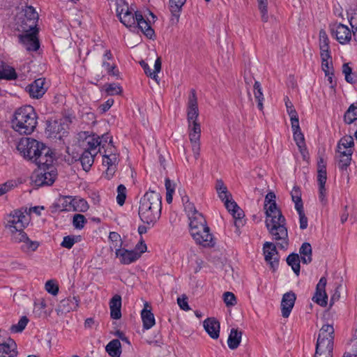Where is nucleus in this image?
<instances>
[{"label":"nucleus","mask_w":357,"mask_h":357,"mask_svg":"<svg viewBox=\"0 0 357 357\" xmlns=\"http://www.w3.org/2000/svg\"><path fill=\"white\" fill-rule=\"evenodd\" d=\"M116 11L121 22L126 26L136 28L135 13L134 14L129 10L127 4H118Z\"/></svg>","instance_id":"nucleus-10"},{"label":"nucleus","mask_w":357,"mask_h":357,"mask_svg":"<svg viewBox=\"0 0 357 357\" xmlns=\"http://www.w3.org/2000/svg\"><path fill=\"white\" fill-rule=\"evenodd\" d=\"M299 252L301 256V261L303 264H309L312 261V247L309 243H303L300 248Z\"/></svg>","instance_id":"nucleus-34"},{"label":"nucleus","mask_w":357,"mask_h":357,"mask_svg":"<svg viewBox=\"0 0 357 357\" xmlns=\"http://www.w3.org/2000/svg\"><path fill=\"white\" fill-rule=\"evenodd\" d=\"M140 66L143 68L145 74L154 79L157 83L159 82L158 73L161 70L162 61L160 57H158L155 61L154 70L151 71L147 63L144 61H140Z\"/></svg>","instance_id":"nucleus-24"},{"label":"nucleus","mask_w":357,"mask_h":357,"mask_svg":"<svg viewBox=\"0 0 357 357\" xmlns=\"http://www.w3.org/2000/svg\"><path fill=\"white\" fill-rule=\"evenodd\" d=\"M192 145V151L196 160L200 155V139H190Z\"/></svg>","instance_id":"nucleus-62"},{"label":"nucleus","mask_w":357,"mask_h":357,"mask_svg":"<svg viewBox=\"0 0 357 357\" xmlns=\"http://www.w3.org/2000/svg\"><path fill=\"white\" fill-rule=\"evenodd\" d=\"M241 331L234 328H231L227 340L229 349L232 350L237 349L241 343Z\"/></svg>","instance_id":"nucleus-29"},{"label":"nucleus","mask_w":357,"mask_h":357,"mask_svg":"<svg viewBox=\"0 0 357 357\" xmlns=\"http://www.w3.org/2000/svg\"><path fill=\"white\" fill-rule=\"evenodd\" d=\"M231 214L234 219V225L236 229H238L241 227H243L245 223V220H243L244 212L238 207L236 211H234Z\"/></svg>","instance_id":"nucleus-42"},{"label":"nucleus","mask_w":357,"mask_h":357,"mask_svg":"<svg viewBox=\"0 0 357 357\" xmlns=\"http://www.w3.org/2000/svg\"><path fill=\"white\" fill-rule=\"evenodd\" d=\"M94 153L90 151H85L82 153L79 160L81 162L83 169L86 172L89 171L94 162Z\"/></svg>","instance_id":"nucleus-33"},{"label":"nucleus","mask_w":357,"mask_h":357,"mask_svg":"<svg viewBox=\"0 0 357 357\" xmlns=\"http://www.w3.org/2000/svg\"><path fill=\"white\" fill-rule=\"evenodd\" d=\"M267 219L265 221L270 234L273 236V240L282 241L279 245L281 248H285L288 245V231L286 227V219L282 214L280 210L279 213L266 212Z\"/></svg>","instance_id":"nucleus-3"},{"label":"nucleus","mask_w":357,"mask_h":357,"mask_svg":"<svg viewBox=\"0 0 357 357\" xmlns=\"http://www.w3.org/2000/svg\"><path fill=\"white\" fill-rule=\"evenodd\" d=\"M80 241V236H66L61 243V247L70 249L74 244Z\"/></svg>","instance_id":"nucleus-46"},{"label":"nucleus","mask_w":357,"mask_h":357,"mask_svg":"<svg viewBox=\"0 0 357 357\" xmlns=\"http://www.w3.org/2000/svg\"><path fill=\"white\" fill-rule=\"evenodd\" d=\"M12 240L15 243H21L20 249L26 253L36 251L39 246V242L31 241L24 231L17 234V235H15V237L12 238Z\"/></svg>","instance_id":"nucleus-11"},{"label":"nucleus","mask_w":357,"mask_h":357,"mask_svg":"<svg viewBox=\"0 0 357 357\" xmlns=\"http://www.w3.org/2000/svg\"><path fill=\"white\" fill-rule=\"evenodd\" d=\"M126 188L124 185L121 184L117 187L116 202L120 206H123L126 198Z\"/></svg>","instance_id":"nucleus-51"},{"label":"nucleus","mask_w":357,"mask_h":357,"mask_svg":"<svg viewBox=\"0 0 357 357\" xmlns=\"http://www.w3.org/2000/svg\"><path fill=\"white\" fill-rule=\"evenodd\" d=\"M351 153H347V155L343 154V155L335 156L338 168L340 170L344 171L347 169L351 162Z\"/></svg>","instance_id":"nucleus-38"},{"label":"nucleus","mask_w":357,"mask_h":357,"mask_svg":"<svg viewBox=\"0 0 357 357\" xmlns=\"http://www.w3.org/2000/svg\"><path fill=\"white\" fill-rule=\"evenodd\" d=\"M106 351L112 357H120L121 354V345L118 339L110 341L105 347Z\"/></svg>","instance_id":"nucleus-30"},{"label":"nucleus","mask_w":357,"mask_h":357,"mask_svg":"<svg viewBox=\"0 0 357 357\" xmlns=\"http://www.w3.org/2000/svg\"><path fill=\"white\" fill-rule=\"evenodd\" d=\"M85 140L87 144V146L85 149V151H90L94 153L95 155L98 152H100V140H98V135L93 133L92 135L85 137Z\"/></svg>","instance_id":"nucleus-26"},{"label":"nucleus","mask_w":357,"mask_h":357,"mask_svg":"<svg viewBox=\"0 0 357 357\" xmlns=\"http://www.w3.org/2000/svg\"><path fill=\"white\" fill-rule=\"evenodd\" d=\"M177 303L181 309L185 311L190 310V307L188 303V297L185 295L183 294L182 297H178L177 298Z\"/></svg>","instance_id":"nucleus-64"},{"label":"nucleus","mask_w":357,"mask_h":357,"mask_svg":"<svg viewBox=\"0 0 357 357\" xmlns=\"http://www.w3.org/2000/svg\"><path fill=\"white\" fill-rule=\"evenodd\" d=\"M136 27H138L144 35L152 38L154 36V30L151 28L149 22L146 21L141 13L135 12Z\"/></svg>","instance_id":"nucleus-22"},{"label":"nucleus","mask_w":357,"mask_h":357,"mask_svg":"<svg viewBox=\"0 0 357 357\" xmlns=\"http://www.w3.org/2000/svg\"><path fill=\"white\" fill-rule=\"evenodd\" d=\"M299 215V223H300V229H305L307 227V218L306 217L303 207H297L296 208Z\"/></svg>","instance_id":"nucleus-54"},{"label":"nucleus","mask_w":357,"mask_h":357,"mask_svg":"<svg viewBox=\"0 0 357 357\" xmlns=\"http://www.w3.org/2000/svg\"><path fill=\"white\" fill-rule=\"evenodd\" d=\"M296 299V294L291 291L285 293L282 296L281 301V311L283 317H289L294 306Z\"/></svg>","instance_id":"nucleus-16"},{"label":"nucleus","mask_w":357,"mask_h":357,"mask_svg":"<svg viewBox=\"0 0 357 357\" xmlns=\"http://www.w3.org/2000/svg\"><path fill=\"white\" fill-rule=\"evenodd\" d=\"M38 115L34 108L26 105L17 109L12 121L13 128L21 135H30L36 128Z\"/></svg>","instance_id":"nucleus-2"},{"label":"nucleus","mask_w":357,"mask_h":357,"mask_svg":"<svg viewBox=\"0 0 357 357\" xmlns=\"http://www.w3.org/2000/svg\"><path fill=\"white\" fill-rule=\"evenodd\" d=\"M204 327L209 336L218 339L220 334V323L215 318H208L204 321Z\"/></svg>","instance_id":"nucleus-23"},{"label":"nucleus","mask_w":357,"mask_h":357,"mask_svg":"<svg viewBox=\"0 0 357 357\" xmlns=\"http://www.w3.org/2000/svg\"><path fill=\"white\" fill-rule=\"evenodd\" d=\"M6 220V227L10 230L12 238L15 237L17 234L24 232V228L29 224L25 212L20 209L11 212L7 215Z\"/></svg>","instance_id":"nucleus-6"},{"label":"nucleus","mask_w":357,"mask_h":357,"mask_svg":"<svg viewBox=\"0 0 357 357\" xmlns=\"http://www.w3.org/2000/svg\"><path fill=\"white\" fill-rule=\"evenodd\" d=\"M79 299L77 297L73 296L67 299H63L61 301V305L63 307L67 306L66 310H76L79 305Z\"/></svg>","instance_id":"nucleus-48"},{"label":"nucleus","mask_w":357,"mask_h":357,"mask_svg":"<svg viewBox=\"0 0 357 357\" xmlns=\"http://www.w3.org/2000/svg\"><path fill=\"white\" fill-rule=\"evenodd\" d=\"M98 140H100V147L104 149L106 145L113 146L112 139L109 134L102 135L101 137L98 135Z\"/></svg>","instance_id":"nucleus-61"},{"label":"nucleus","mask_w":357,"mask_h":357,"mask_svg":"<svg viewBox=\"0 0 357 357\" xmlns=\"http://www.w3.org/2000/svg\"><path fill=\"white\" fill-rule=\"evenodd\" d=\"M196 243L205 248L213 247L215 244L210 228L206 225L198 230V234L192 236Z\"/></svg>","instance_id":"nucleus-13"},{"label":"nucleus","mask_w":357,"mask_h":357,"mask_svg":"<svg viewBox=\"0 0 357 357\" xmlns=\"http://www.w3.org/2000/svg\"><path fill=\"white\" fill-rule=\"evenodd\" d=\"M184 209L185 211L187 213V215L188 217H190L192 215H195V213H199L195 208V204L190 202V199H187V201L185 202Z\"/></svg>","instance_id":"nucleus-60"},{"label":"nucleus","mask_w":357,"mask_h":357,"mask_svg":"<svg viewBox=\"0 0 357 357\" xmlns=\"http://www.w3.org/2000/svg\"><path fill=\"white\" fill-rule=\"evenodd\" d=\"M187 116L188 123L197 122V119L199 116V109L197 105L196 91L195 89L191 90L190 94L188 98Z\"/></svg>","instance_id":"nucleus-14"},{"label":"nucleus","mask_w":357,"mask_h":357,"mask_svg":"<svg viewBox=\"0 0 357 357\" xmlns=\"http://www.w3.org/2000/svg\"><path fill=\"white\" fill-rule=\"evenodd\" d=\"M105 90L107 95L109 96H114L121 94L122 92V89L119 84H116L115 83L112 84H106L105 86Z\"/></svg>","instance_id":"nucleus-50"},{"label":"nucleus","mask_w":357,"mask_h":357,"mask_svg":"<svg viewBox=\"0 0 357 357\" xmlns=\"http://www.w3.org/2000/svg\"><path fill=\"white\" fill-rule=\"evenodd\" d=\"M345 123H352L357 119V107L354 104L351 105L344 116Z\"/></svg>","instance_id":"nucleus-41"},{"label":"nucleus","mask_w":357,"mask_h":357,"mask_svg":"<svg viewBox=\"0 0 357 357\" xmlns=\"http://www.w3.org/2000/svg\"><path fill=\"white\" fill-rule=\"evenodd\" d=\"M287 263L289 266H291L292 270L298 275L300 273V259L298 254L291 253L287 258Z\"/></svg>","instance_id":"nucleus-36"},{"label":"nucleus","mask_w":357,"mask_h":357,"mask_svg":"<svg viewBox=\"0 0 357 357\" xmlns=\"http://www.w3.org/2000/svg\"><path fill=\"white\" fill-rule=\"evenodd\" d=\"M190 139H200L201 126L198 122L188 123Z\"/></svg>","instance_id":"nucleus-40"},{"label":"nucleus","mask_w":357,"mask_h":357,"mask_svg":"<svg viewBox=\"0 0 357 357\" xmlns=\"http://www.w3.org/2000/svg\"><path fill=\"white\" fill-rule=\"evenodd\" d=\"M258 8L261 13V20L266 22L268 20L267 0H257Z\"/></svg>","instance_id":"nucleus-47"},{"label":"nucleus","mask_w":357,"mask_h":357,"mask_svg":"<svg viewBox=\"0 0 357 357\" xmlns=\"http://www.w3.org/2000/svg\"><path fill=\"white\" fill-rule=\"evenodd\" d=\"M195 215L188 217L190 220V234L192 236L198 234V230L206 225V221L201 213H195Z\"/></svg>","instance_id":"nucleus-21"},{"label":"nucleus","mask_w":357,"mask_h":357,"mask_svg":"<svg viewBox=\"0 0 357 357\" xmlns=\"http://www.w3.org/2000/svg\"><path fill=\"white\" fill-rule=\"evenodd\" d=\"M45 289L48 293L55 296L59 292V286L53 280H48L45 283Z\"/></svg>","instance_id":"nucleus-59"},{"label":"nucleus","mask_w":357,"mask_h":357,"mask_svg":"<svg viewBox=\"0 0 357 357\" xmlns=\"http://www.w3.org/2000/svg\"><path fill=\"white\" fill-rule=\"evenodd\" d=\"M224 302L227 306H234L236 303L235 295L229 291H227L223 294Z\"/></svg>","instance_id":"nucleus-58"},{"label":"nucleus","mask_w":357,"mask_h":357,"mask_svg":"<svg viewBox=\"0 0 357 357\" xmlns=\"http://www.w3.org/2000/svg\"><path fill=\"white\" fill-rule=\"evenodd\" d=\"M17 149L23 157L40 167L53 162V152L45 144L29 137H23L19 142Z\"/></svg>","instance_id":"nucleus-1"},{"label":"nucleus","mask_w":357,"mask_h":357,"mask_svg":"<svg viewBox=\"0 0 357 357\" xmlns=\"http://www.w3.org/2000/svg\"><path fill=\"white\" fill-rule=\"evenodd\" d=\"M139 206H142V208L146 211L148 207H151L155 213H161L162 209V196L159 192L154 190H149L141 198Z\"/></svg>","instance_id":"nucleus-8"},{"label":"nucleus","mask_w":357,"mask_h":357,"mask_svg":"<svg viewBox=\"0 0 357 357\" xmlns=\"http://www.w3.org/2000/svg\"><path fill=\"white\" fill-rule=\"evenodd\" d=\"M17 345L13 339H8V342L0 347V357H15L17 356Z\"/></svg>","instance_id":"nucleus-27"},{"label":"nucleus","mask_w":357,"mask_h":357,"mask_svg":"<svg viewBox=\"0 0 357 357\" xmlns=\"http://www.w3.org/2000/svg\"><path fill=\"white\" fill-rule=\"evenodd\" d=\"M161 215L160 212H158L157 213H155V211L151 209V207H148L147 210H144V208H142V206H139V215L141 219V220L147 224V225H153L156 221L160 218Z\"/></svg>","instance_id":"nucleus-20"},{"label":"nucleus","mask_w":357,"mask_h":357,"mask_svg":"<svg viewBox=\"0 0 357 357\" xmlns=\"http://www.w3.org/2000/svg\"><path fill=\"white\" fill-rule=\"evenodd\" d=\"M110 316L114 319H119L121 317V296L114 295L109 301Z\"/></svg>","instance_id":"nucleus-25"},{"label":"nucleus","mask_w":357,"mask_h":357,"mask_svg":"<svg viewBox=\"0 0 357 357\" xmlns=\"http://www.w3.org/2000/svg\"><path fill=\"white\" fill-rule=\"evenodd\" d=\"M186 2V0H169L170 10L174 17L178 21L179 13L181 10L183 6Z\"/></svg>","instance_id":"nucleus-37"},{"label":"nucleus","mask_w":357,"mask_h":357,"mask_svg":"<svg viewBox=\"0 0 357 357\" xmlns=\"http://www.w3.org/2000/svg\"><path fill=\"white\" fill-rule=\"evenodd\" d=\"M28 322V318L26 316H23L21 317L17 324H13L11 326L10 330L13 333H20L25 328Z\"/></svg>","instance_id":"nucleus-49"},{"label":"nucleus","mask_w":357,"mask_h":357,"mask_svg":"<svg viewBox=\"0 0 357 357\" xmlns=\"http://www.w3.org/2000/svg\"><path fill=\"white\" fill-rule=\"evenodd\" d=\"M294 139L298 148L303 147L305 145L304 135L301 130L293 131Z\"/></svg>","instance_id":"nucleus-57"},{"label":"nucleus","mask_w":357,"mask_h":357,"mask_svg":"<svg viewBox=\"0 0 357 357\" xmlns=\"http://www.w3.org/2000/svg\"><path fill=\"white\" fill-rule=\"evenodd\" d=\"M21 33L18 35L19 43L28 52L37 51L40 47V42L38 37V29Z\"/></svg>","instance_id":"nucleus-9"},{"label":"nucleus","mask_w":357,"mask_h":357,"mask_svg":"<svg viewBox=\"0 0 357 357\" xmlns=\"http://www.w3.org/2000/svg\"><path fill=\"white\" fill-rule=\"evenodd\" d=\"M17 77V73L13 68L4 64L0 66V79L15 80Z\"/></svg>","instance_id":"nucleus-32"},{"label":"nucleus","mask_w":357,"mask_h":357,"mask_svg":"<svg viewBox=\"0 0 357 357\" xmlns=\"http://www.w3.org/2000/svg\"><path fill=\"white\" fill-rule=\"evenodd\" d=\"M332 34L334 35L337 40L341 44H345L350 41L351 33L347 26L342 24L335 25L331 28Z\"/></svg>","instance_id":"nucleus-17"},{"label":"nucleus","mask_w":357,"mask_h":357,"mask_svg":"<svg viewBox=\"0 0 357 357\" xmlns=\"http://www.w3.org/2000/svg\"><path fill=\"white\" fill-rule=\"evenodd\" d=\"M326 282L327 280L325 277L321 278L318 284H317L315 294L312 298V300L315 303L322 307H324L327 305L328 296L325 290Z\"/></svg>","instance_id":"nucleus-15"},{"label":"nucleus","mask_w":357,"mask_h":357,"mask_svg":"<svg viewBox=\"0 0 357 357\" xmlns=\"http://www.w3.org/2000/svg\"><path fill=\"white\" fill-rule=\"evenodd\" d=\"M116 255L120 257L121 263L123 264H130L140 257V254L137 250H128L121 248L116 249Z\"/></svg>","instance_id":"nucleus-18"},{"label":"nucleus","mask_w":357,"mask_h":357,"mask_svg":"<svg viewBox=\"0 0 357 357\" xmlns=\"http://www.w3.org/2000/svg\"><path fill=\"white\" fill-rule=\"evenodd\" d=\"M329 38L324 29L319 31V49L329 48Z\"/></svg>","instance_id":"nucleus-55"},{"label":"nucleus","mask_w":357,"mask_h":357,"mask_svg":"<svg viewBox=\"0 0 357 357\" xmlns=\"http://www.w3.org/2000/svg\"><path fill=\"white\" fill-rule=\"evenodd\" d=\"M326 179V167L324 164L323 158H320V160L318 162L317 169V181L319 186L325 185Z\"/></svg>","instance_id":"nucleus-35"},{"label":"nucleus","mask_w":357,"mask_h":357,"mask_svg":"<svg viewBox=\"0 0 357 357\" xmlns=\"http://www.w3.org/2000/svg\"><path fill=\"white\" fill-rule=\"evenodd\" d=\"M254 96L257 100H264V95L261 84L258 81H255L254 84Z\"/></svg>","instance_id":"nucleus-63"},{"label":"nucleus","mask_w":357,"mask_h":357,"mask_svg":"<svg viewBox=\"0 0 357 357\" xmlns=\"http://www.w3.org/2000/svg\"><path fill=\"white\" fill-rule=\"evenodd\" d=\"M354 140L350 135H346L342 137L337 143V148L338 149H349L354 150Z\"/></svg>","instance_id":"nucleus-39"},{"label":"nucleus","mask_w":357,"mask_h":357,"mask_svg":"<svg viewBox=\"0 0 357 357\" xmlns=\"http://www.w3.org/2000/svg\"><path fill=\"white\" fill-rule=\"evenodd\" d=\"M102 66L105 68L109 75H112L117 78L119 77V71L115 64L111 65L109 62L103 61Z\"/></svg>","instance_id":"nucleus-52"},{"label":"nucleus","mask_w":357,"mask_h":357,"mask_svg":"<svg viewBox=\"0 0 357 357\" xmlns=\"http://www.w3.org/2000/svg\"><path fill=\"white\" fill-rule=\"evenodd\" d=\"M56 176V173L52 169L51 164L38 167V169L34 172L32 179L36 186L41 187L43 185H52L55 181Z\"/></svg>","instance_id":"nucleus-7"},{"label":"nucleus","mask_w":357,"mask_h":357,"mask_svg":"<svg viewBox=\"0 0 357 357\" xmlns=\"http://www.w3.org/2000/svg\"><path fill=\"white\" fill-rule=\"evenodd\" d=\"M66 200H69V204L73 206V211H74L85 212L89 208V204L84 199L68 198Z\"/></svg>","instance_id":"nucleus-31"},{"label":"nucleus","mask_w":357,"mask_h":357,"mask_svg":"<svg viewBox=\"0 0 357 357\" xmlns=\"http://www.w3.org/2000/svg\"><path fill=\"white\" fill-rule=\"evenodd\" d=\"M47 87L45 78H39L26 87V91L33 98L39 99L45 93Z\"/></svg>","instance_id":"nucleus-12"},{"label":"nucleus","mask_w":357,"mask_h":357,"mask_svg":"<svg viewBox=\"0 0 357 357\" xmlns=\"http://www.w3.org/2000/svg\"><path fill=\"white\" fill-rule=\"evenodd\" d=\"M292 201L295 203V208L297 207H303L301 199V192L298 187L294 186L291 192Z\"/></svg>","instance_id":"nucleus-45"},{"label":"nucleus","mask_w":357,"mask_h":357,"mask_svg":"<svg viewBox=\"0 0 357 357\" xmlns=\"http://www.w3.org/2000/svg\"><path fill=\"white\" fill-rule=\"evenodd\" d=\"M38 14L31 6H26L20 10L14 19V27L19 32H27L37 28Z\"/></svg>","instance_id":"nucleus-5"},{"label":"nucleus","mask_w":357,"mask_h":357,"mask_svg":"<svg viewBox=\"0 0 357 357\" xmlns=\"http://www.w3.org/2000/svg\"><path fill=\"white\" fill-rule=\"evenodd\" d=\"M334 338L333 326L323 325L318 335L314 357H333Z\"/></svg>","instance_id":"nucleus-4"},{"label":"nucleus","mask_w":357,"mask_h":357,"mask_svg":"<svg viewBox=\"0 0 357 357\" xmlns=\"http://www.w3.org/2000/svg\"><path fill=\"white\" fill-rule=\"evenodd\" d=\"M149 306L148 303H146L144 308L141 312V317L143 321L144 328L148 330L155 325V321L153 314L151 310H147L146 307Z\"/></svg>","instance_id":"nucleus-28"},{"label":"nucleus","mask_w":357,"mask_h":357,"mask_svg":"<svg viewBox=\"0 0 357 357\" xmlns=\"http://www.w3.org/2000/svg\"><path fill=\"white\" fill-rule=\"evenodd\" d=\"M86 220L82 214H75L73 217V224L76 229H82L84 227Z\"/></svg>","instance_id":"nucleus-56"},{"label":"nucleus","mask_w":357,"mask_h":357,"mask_svg":"<svg viewBox=\"0 0 357 357\" xmlns=\"http://www.w3.org/2000/svg\"><path fill=\"white\" fill-rule=\"evenodd\" d=\"M109 238L112 241V248H121L122 245V242L121 239V236L114 231H112L109 233Z\"/></svg>","instance_id":"nucleus-53"},{"label":"nucleus","mask_w":357,"mask_h":357,"mask_svg":"<svg viewBox=\"0 0 357 357\" xmlns=\"http://www.w3.org/2000/svg\"><path fill=\"white\" fill-rule=\"evenodd\" d=\"M102 165L107 167H116V164L117 163L118 159L116 154L112 153H107V151H105V154L103 155Z\"/></svg>","instance_id":"nucleus-44"},{"label":"nucleus","mask_w":357,"mask_h":357,"mask_svg":"<svg viewBox=\"0 0 357 357\" xmlns=\"http://www.w3.org/2000/svg\"><path fill=\"white\" fill-rule=\"evenodd\" d=\"M264 254L265 257V260L268 262L273 269H275L278 266L279 260L277 258H274V260L272 261L273 257L275 255L278 254V251L276 249V246L274 243L271 242H266L264 244Z\"/></svg>","instance_id":"nucleus-19"},{"label":"nucleus","mask_w":357,"mask_h":357,"mask_svg":"<svg viewBox=\"0 0 357 357\" xmlns=\"http://www.w3.org/2000/svg\"><path fill=\"white\" fill-rule=\"evenodd\" d=\"M342 73L345 76V80L350 84H354L357 80V77L352 73V69L348 63L342 66Z\"/></svg>","instance_id":"nucleus-43"}]
</instances>
